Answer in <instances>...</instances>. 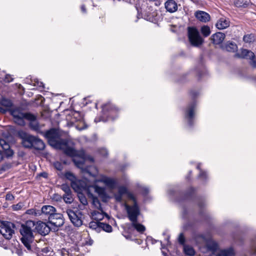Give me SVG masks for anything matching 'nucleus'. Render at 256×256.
<instances>
[{
    "mask_svg": "<svg viewBox=\"0 0 256 256\" xmlns=\"http://www.w3.org/2000/svg\"><path fill=\"white\" fill-rule=\"evenodd\" d=\"M65 153L74 157L73 162L77 167L89 172L88 168L86 163L87 161L93 162L94 159L92 157L87 155L84 150L78 152L70 148H66Z\"/></svg>",
    "mask_w": 256,
    "mask_h": 256,
    "instance_id": "nucleus-1",
    "label": "nucleus"
},
{
    "mask_svg": "<svg viewBox=\"0 0 256 256\" xmlns=\"http://www.w3.org/2000/svg\"><path fill=\"white\" fill-rule=\"evenodd\" d=\"M35 223L34 221L28 220L22 225L20 232L22 235V243L29 252L32 251V244L34 240L33 234Z\"/></svg>",
    "mask_w": 256,
    "mask_h": 256,
    "instance_id": "nucleus-2",
    "label": "nucleus"
},
{
    "mask_svg": "<svg viewBox=\"0 0 256 256\" xmlns=\"http://www.w3.org/2000/svg\"><path fill=\"white\" fill-rule=\"evenodd\" d=\"M44 136L48 139L49 144L56 148H63L66 144V140L60 138L58 130L56 128L46 131Z\"/></svg>",
    "mask_w": 256,
    "mask_h": 256,
    "instance_id": "nucleus-3",
    "label": "nucleus"
},
{
    "mask_svg": "<svg viewBox=\"0 0 256 256\" xmlns=\"http://www.w3.org/2000/svg\"><path fill=\"white\" fill-rule=\"evenodd\" d=\"M102 111L103 116L100 117L99 120L96 118L94 120L96 122L100 121L105 122L108 120H114L118 116V110L110 103L103 105L102 106Z\"/></svg>",
    "mask_w": 256,
    "mask_h": 256,
    "instance_id": "nucleus-4",
    "label": "nucleus"
},
{
    "mask_svg": "<svg viewBox=\"0 0 256 256\" xmlns=\"http://www.w3.org/2000/svg\"><path fill=\"white\" fill-rule=\"evenodd\" d=\"M188 36L190 44L194 46H200L204 42L198 30L195 27L188 28Z\"/></svg>",
    "mask_w": 256,
    "mask_h": 256,
    "instance_id": "nucleus-5",
    "label": "nucleus"
},
{
    "mask_svg": "<svg viewBox=\"0 0 256 256\" xmlns=\"http://www.w3.org/2000/svg\"><path fill=\"white\" fill-rule=\"evenodd\" d=\"M65 177L70 181L72 188L76 192H79L88 187V184L86 180H78L71 172H66L65 174Z\"/></svg>",
    "mask_w": 256,
    "mask_h": 256,
    "instance_id": "nucleus-6",
    "label": "nucleus"
},
{
    "mask_svg": "<svg viewBox=\"0 0 256 256\" xmlns=\"http://www.w3.org/2000/svg\"><path fill=\"white\" fill-rule=\"evenodd\" d=\"M133 202L132 206H130L126 203L124 204V207L127 212L128 218L132 222L137 220L138 216L140 214V210L136 198H134V200H132Z\"/></svg>",
    "mask_w": 256,
    "mask_h": 256,
    "instance_id": "nucleus-7",
    "label": "nucleus"
},
{
    "mask_svg": "<svg viewBox=\"0 0 256 256\" xmlns=\"http://www.w3.org/2000/svg\"><path fill=\"white\" fill-rule=\"evenodd\" d=\"M126 195V198L129 200H134L135 196L134 194L129 191L125 186H120L118 188V192L114 194V198L118 202H122L123 201V196Z\"/></svg>",
    "mask_w": 256,
    "mask_h": 256,
    "instance_id": "nucleus-8",
    "label": "nucleus"
},
{
    "mask_svg": "<svg viewBox=\"0 0 256 256\" xmlns=\"http://www.w3.org/2000/svg\"><path fill=\"white\" fill-rule=\"evenodd\" d=\"M10 112L16 124L20 126L26 125L24 120H26L27 115H28L30 113L23 112L20 108L11 110Z\"/></svg>",
    "mask_w": 256,
    "mask_h": 256,
    "instance_id": "nucleus-9",
    "label": "nucleus"
},
{
    "mask_svg": "<svg viewBox=\"0 0 256 256\" xmlns=\"http://www.w3.org/2000/svg\"><path fill=\"white\" fill-rule=\"evenodd\" d=\"M196 106V102L193 101L188 105L185 110L184 118L190 126H192L194 124Z\"/></svg>",
    "mask_w": 256,
    "mask_h": 256,
    "instance_id": "nucleus-10",
    "label": "nucleus"
},
{
    "mask_svg": "<svg viewBox=\"0 0 256 256\" xmlns=\"http://www.w3.org/2000/svg\"><path fill=\"white\" fill-rule=\"evenodd\" d=\"M66 214L68 216L72 223L76 227H80L82 224V214L79 210L74 212L71 210H67Z\"/></svg>",
    "mask_w": 256,
    "mask_h": 256,
    "instance_id": "nucleus-11",
    "label": "nucleus"
},
{
    "mask_svg": "<svg viewBox=\"0 0 256 256\" xmlns=\"http://www.w3.org/2000/svg\"><path fill=\"white\" fill-rule=\"evenodd\" d=\"M14 226L10 222H6L0 226V233L7 240L12 238L14 233Z\"/></svg>",
    "mask_w": 256,
    "mask_h": 256,
    "instance_id": "nucleus-12",
    "label": "nucleus"
},
{
    "mask_svg": "<svg viewBox=\"0 0 256 256\" xmlns=\"http://www.w3.org/2000/svg\"><path fill=\"white\" fill-rule=\"evenodd\" d=\"M18 136L22 140V144L24 147L32 148V143L36 136L30 134L22 130L18 132Z\"/></svg>",
    "mask_w": 256,
    "mask_h": 256,
    "instance_id": "nucleus-13",
    "label": "nucleus"
},
{
    "mask_svg": "<svg viewBox=\"0 0 256 256\" xmlns=\"http://www.w3.org/2000/svg\"><path fill=\"white\" fill-rule=\"evenodd\" d=\"M48 224L54 231L58 230V228L62 226L64 224L62 215L56 212L48 219Z\"/></svg>",
    "mask_w": 256,
    "mask_h": 256,
    "instance_id": "nucleus-14",
    "label": "nucleus"
},
{
    "mask_svg": "<svg viewBox=\"0 0 256 256\" xmlns=\"http://www.w3.org/2000/svg\"><path fill=\"white\" fill-rule=\"evenodd\" d=\"M96 181L103 183L107 188L112 190L116 188L117 184V182L114 178L104 175H100Z\"/></svg>",
    "mask_w": 256,
    "mask_h": 256,
    "instance_id": "nucleus-15",
    "label": "nucleus"
},
{
    "mask_svg": "<svg viewBox=\"0 0 256 256\" xmlns=\"http://www.w3.org/2000/svg\"><path fill=\"white\" fill-rule=\"evenodd\" d=\"M0 146L4 150V153L0 150V161L3 158V155L4 154L7 158L11 157L14 154V152L10 148V144L4 140H0Z\"/></svg>",
    "mask_w": 256,
    "mask_h": 256,
    "instance_id": "nucleus-16",
    "label": "nucleus"
},
{
    "mask_svg": "<svg viewBox=\"0 0 256 256\" xmlns=\"http://www.w3.org/2000/svg\"><path fill=\"white\" fill-rule=\"evenodd\" d=\"M34 230L42 235H46L48 234L52 228L50 225L46 224V222H39L35 224Z\"/></svg>",
    "mask_w": 256,
    "mask_h": 256,
    "instance_id": "nucleus-17",
    "label": "nucleus"
},
{
    "mask_svg": "<svg viewBox=\"0 0 256 256\" xmlns=\"http://www.w3.org/2000/svg\"><path fill=\"white\" fill-rule=\"evenodd\" d=\"M40 216H42L47 217L48 219L56 213V210L54 207L50 205L44 206L40 210Z\"/></svg>",
    "mask_w": 256,
    "mask_h": 256,
    "instance_id": "nucleus-18",
    "label": "nucleus"
},
{
    "mask_svg": "<svg viewBox=\"0 0 256 256\" xmlns=\"http://www.w3.org/2000/svg\"><path fill=\"white\" fill-rule=\"evenodd\" d=\"M206 245L208 250L211 252L208 256H212L213 254L215 255L218 254L220 250V246L216 242L210 239L206 241Z\"/></svg>",
    "mask_w": 256,
    "mask_h": 256,
    "instance_id": "nucleus-19",
    "label": "nucleus"
},
{
    "mask_svg": "<svg viewBox=\"0 0 256 256\" xmlns=\"http://www.w3.org/2000/svg\"><path fill=\"white\" fill-rule=\"evenodd\" d=\"M13 104L11 100L6 98H0V113L6 114L12 107Z\"/></svg>",
    "mask_w": 256,
    "mask_h": 256,
    "instance_id": "nucleus-20",
    "label": "nucleus"
},
{
    "mask_svg": "<svg viewBox=\"0 0 256 256\" xmlns=\"http://www.w3.org/2000/svg\"><path fill=\"white\" fill-rule=\"evenodd\" d=\"M236 56L238 58L252 60L254 58L253 52L248 49H236Z\"/></svg>",
    "mask_w": 256,
    "mask_h": 256,
    "instance_id": "nucleus-21",
    "label": "nucleus"
},
{
    "mask_svg": "<svg viewBox=\"0 0 256 256\" xmlns=\"http://www.w3.org/2000/svg\"><path fill=\"white\" fill-rule=\"evenodd\" d=\"M26 120L30 122L29 126L32 130L38 132L40 130V126L34 115L31 114L27 115Z\"/></svg>",
    "mask_w": 256,
    "mask_h": 256,
    "instance_id": "nucleus-22",
    "label": "nucleus"
},
{
    "mask_svg": "<svg viewBox=\"0 0 256 256\" xmlns=\"http://www.w3.org/2000/svg\"><path fill=\"white\" fill-rule=\"evenodd\" d=\"M224 34L218 32L212 34L210 37V40L214 44H220L222 42L225 38Z\"/></svg>",
    "mask_w": 256,
    "mask_h": 256,
    "instance_id": "nucleus-23",
    "label": "nucleus"
},
{
    "mask_svg": "<svg viewBox=\"0 0 256 256\" xmlns=\"http://www.w3.org/2000/svg\"><path fill=\"white\" fill-rule=\"evenodd\" d=\"M194 16L198 20L202 22H208L210 18L208 14L201 10L196 11L194 14Z\"/></svg>",
    "mask_w": 256,
    "mask_h": 256,
    "instance_id": "nucleus-24",
    "label": "nucleus"
},
{
    "mask_svg": "<svg viewBox=\"0 0 256 256\" xmlns=\"http://www.w3.org/2000/svg\"><path fill=\"white\" fill-rule=\"evenodd\" d=\"M165 8L170 12L172 13L178 10L177 3L174 0H168L164 4Z\"/></svg>",
    "mask_w": 256,
    "mask_h": 256,
    "instance_id": "nucleus-25",
    "label": "nucleus"
},
{
    "mask_svg": "<svg viewBox=\"0 0 256 256\" xmlns=\"http://www.w3.org/2000/svg\"><path fill=\"white\" fill-rule=\"evenodd\" d=\"M212 256H235V252L232 247L219 250L216 255L213 254Z\"/></svg>",
    "mask_w": 256,
    "mask_h": 256,
    "instance_id": "nucleus-26",
    "label": "nucleus"
},
{
    "mask_svg": "<svg viewBox=\"0 0 256 256\" xmlns=\"http://www.w3.org/2000/svg\"><path fill=\"white\" fill-rule=\"evenodd\" d=\"M230 26V21L228 19L225 18H220L216 24V28L219 30H224L228 28Z\"/></svg>",
    "mask_w": 256,
    "mask_h": 256,
    "instance_id": "nucleus-27",
    "label": "nucleus"
},
{
    "mask_svg": "<svg viewBox=\"0 0 256 256\" xmlns=\"http://www.w3.org/2000/svg\"><path fill=\"white\" fill-rule=\"evenodd\" d=\"M83 190H86V191H87L88 193L90 196H93L92 194L90 192V191L91 190H94L99 195H102L104 192V190L102 188H100L96 186H89L88 184V187L84 189Z\"/></svg>",
    "mask_w": 256,
    "mask_h": 256,
    "instance_id": "nucleus-28",
    "label": "nucleus"
},
{
    "mask_svg": "<svg viewBox=\"0 0 256 256\" xmlns=\"http://www.w3.org/2000/svg\"><path fill=\"white\" fill-rule=\"evenodd\" d=\"M32 148L36 150H42L45 148V144L42 140L36 137L32 143Z\"/></svg>",
    "mask_w": 256,
    "mask_h": 256,
    "instance_id": "nucleus-29",
    "label": "nucleus"
},
{
    "mask_svg": "<svg viewBox=\"0 0 256 256\" xmlns=\"http://www.w3.org/2000/svg\"><path fill=\"white\" fill-rule=\"evenodd\" d=\"M104 212L102 209L94 210L92 212V216L93 219L99 221L102 220L104 218Z\"/></svg>",
    "mask_w": 256,
    "mask_h": 256,
    "instance_id": "nucleus-30",
    "label": "nucleus"
},
{
    "mask_svg": "<svg viewBox=\"0 0 256 256\" xmlns=\"http://www.w3.org/2000/svg\"><path fill=\"white\" fill-rule=\"evenodd\" d=\"M132 226L138 232L140 233H142L146 230L145 226L144 225L138 223V220L132 222Z\"/></svg>",
    "mask_w": 256,
    "mask_h": 256,
    "instance_id": "nucleus-31",
    "label": "nucleus"
},
{
    "mask_svg": "<svg viewBox=\"0 0 256 256\" xmlns=\"http://www.w3.org/2000/svg\"><path fill=\"white\" fill-rule=\"evenodd\" d=\"M184 250L186 254L190 256H192L195 254V252L193 248L188 245H184Z\"/></svg>",
    "mask_w": 256,
    "mask_h": 256,
    "instance_id": "nucleus-32",
    "label": "nucleus"
},
{
    "mask_svg": "<svg viewBox=\"0 0 256 256\" xmlns=\"http://www.w3.org/2000/svg\"><path fill=\"white\" fill-rule=\"evenodd\" d=\"M100 223L98 222H91L89 223V228L95 230L96 232H100Z\"/></svg>",
    "mask_w": 256,
    "mask_h": 256,
    "instance_id": "nucleus-33",
    "label": "nucleus"
},
{
    "mask_svg": "<svg viewBox=\"0 0 256 256\" xmlns=\"http://www.w3.org/2000/svg\"><path fill=\"white\" fill-rule=\"evenodd\" d=\"M200 32L204 37L208 36L210 34V30L208 26H204L200 28Z\"/></svg>",
    "mask_w": 256,
    "mask_h": 256,
    "instance_id": "nucleus-34",
    "label": "nucleus"
},
{
    "mask_svg": "<svg viewBox=\"0 0 256 256\" xmlns=\"http://www.w3.org/2000/svg\"><path fill=\"white\" fill-rule=\"evenodd\" d=\"M244 41L246 43H250L254 41L255 37L254 34L244 35L243 38Z\"/></svg>",
    "mask_w": 256,
    "mask_h": 256,
    "instance_id": "nucleus-35",
    "label": "nucleus"
},
{
    "mask_svg": "<svg viewBox=\"0 0 256 256\" xmlns=\"http://www.w3.org/2000/svg\"><path fill=\"white\" fill-rule=\"evenodd\" d=\"M100 232L102 230L108 232L112 231V227L108 224L101 222L100 223Z\"/></svg>",
    "mask_w": 256,
    "mask_h": 256,
    "instance_id": "nucleus-36",
    "label": "nucleus"
},
{
    "mask_svg": "<svg viewBox=\"0 0 256 256\" xmlns=\"http://www.w3.org/2000/svg\"><path fill=\"white\" fill-rule=\"evenodd\" d=\"M63 199L66 203L71 204L73 201V197L72 196V192L64 194L63 196Z\"/></svg>",
    "mask_w": 256,
    "mask_h": 256,
    "instance_id": "nucleus-37",
    "label": "nucleus"
},
{
    "mask_svg": "<svg viewBox=\"0 0 256 256\" xmlns=\"http://www.w3.org/2000/svg\"><path fill=\"white\" fill-rule=\"evenodd\" d=\"M248 4V0H236L234 2V4L237 7H246Z\"/></svg>",
    "mask_w": 256,
    "mask_h": 256,
    "instance_id": "nucleus-38",
    "label": "nucleus"
},
{
    "mask_svg": "<svg viewBox=\"0 0 256 256\" xmlns=\"http://www.w3.org/2000/svg\"><path fill=\"white\" fill-rule=\"evenodd\" d=\"M83 190H81L79 192H78V196L80 202L83 205H86L88 204V201L86 198L84 196V194L81 192Z\"/></svg>",
    "mask_w": 256,
    "mask_h": 256,
    "instance_id": "nucleus-39",
    "label": "nucleus"
},
{
    "mask_svg": "<svg viewBox=\"0 0 256 256\" xmlns=\"http://www.w3.org/2000/svg\"><path fill=\"white\" fill-rule=\"evenodd\" d=\"M26 214L30 215H32L36 216H40V210L34 208L29 209L26 211Z\"/></svg>",
    "mask_w": 256,
    "mask_h": 256,
    "instance_id": "nucleus-40",
    "label": "nucleus"
},
{
    "mask_svg": "<svg viewBox=\"0 0 256 256\" xmlns=\"http://www.w3.org/2000/svg\"><path fill=\"white\" fill-rule=\"evenodd\" d=\"M92 197V204L94 207L96 208L98 210H102V208L101 206V204L98 199L97 198L94 197V196Z\"/></svg>",
    "mask_w": 256,
    "mask_h": 256,
    "instance_id": "nucleus-41",
    "label": "nucleus"
},
{
    "mask_svg": "<svg viewBox=\"0 0 256 256\" xmlns=\"http://www.w3.org/2000/svg\"><path fill=\"white\" fill-rule=\"evenodd\" d=\"M24 206V204L23 202H20L17 204H14L12 206V210L14 211H17L19 210H22V208Z\"/></svg>",
    "mask_w": 256,
    "mask_h": 256,
    "instance_id": "nucleus-42",
    "label": "nucleus"
},
{
    "mask_svg": "<svg viewBox=\"0 0 256 256\" xmlns=\"http://www.w3.org/2000/svg\"><path fill=\"white\" fill-rule=\"evenodd\" d=\"M72 114L76 121L81 120L82 119V116L79 112H72Z\"/></svg>",
    "mask_w": 256,
    "mask_h": 256,
    "instance_id": "nucleus-43",
    "label": "nucleus"
},
{
    "mask_svg": "<svg viewBox=\"0 0 256 256\" xmlns=\"http://www.w3.org/2000/svg\"><path fill=\"white\" fill-rule=\"evenodd\" d=\"M197 168L200 170L199 177L202 179H206L207 178V174L206 172L202 171L200 169V164L197 166Z\"/></svg>",
    "mask_w": 256,
    "mask_h": 256,
    "instance_id": "nucleus-44",
    "label": "nucleus"
},
{
    "mask_svg": "<svg viewBox=\"0 0 256 256\" xmlns=\"http://www.w3.org/2000/svg\"><path fill=\"white\" fill-rule=\"evenodd\" d=\"M226 48H237L238 46L236 44L235 42L230 40L226 42Z\"/></svg>",
    "mask_w": 256,
    "mask_h": 256,
    "instance_id": "nucleus-45",
    "label": "nucleus"
},
{
    "mask_svg": "<svg viewBox=\"0 0 256 256\" xmlns=\"http://www.w3.org/2000/svg\"><path fill=\"white\" fill-rule=\"evenodd\" d=\"M61 189L65 192V194L72 192L70 186L66 184H62L61 186Z\"/></svg>",
    "mask_w": 256,
    "mask_h": 256,
    "instance_id": "nucleus-46",
    "label": "nucleus"
},
{
    "mask_svg": "<svg viewBox=\"0 0 256 256\" xmlns=\"http://www.w3.org/2000/svg\"><path fill=\"white\" fill-rule=\"evenodd\" d=\"M54 166L57 170H62L63 169V164L59 162H55Z\"/></svg>",
    "mask_w": 256,
    "mask_h": 256,
    "instance_id": "nucleus-47",
    "label": "nucleus"
},
{
    "mask_svg": "<svg viewBox=\"0 0 256 256\" xmlns=\"http://www.w3.org/2000/svg\"><path fill=\"white\" fill-rule=\"evenodd\" d=\"M178 240V242L180 244L183 245L184 246V245H185L184 244L185 238H184V236L183 234L181 233L180 234Z\"/></svg>",
    "mask_w": 256,
    "mask_h": 256,
    "instance_id": "nucleus-48",
    "label": "nucleus"
},
{
    "mask_svg": "<svg viewBox=\"0 0 256 256\" xmlns=\"http://www.w3.org/2000/svg\"><path fill=\"white\" fill-rule=\"evenodd\" d=\"M33 84L34 86H37L39 88H44V84L41 82H39L38 80H34V83Z\"/></svg>",
    "mask_w": 256,
    "mask_h": 256,
    "instance_id": "nucleus-49",
    "label": "nucleus"
},
{
    "mask_svg": "<svg viewBox=\"0 0 256 256\" xmlns=\"http://www.w3.org/2000/svg\"><path fill=\"white\" fill-rule=\"evenodd\" d=\"M14 199V196L10 192L8 193L6 196V200H12Z\"/></svg>",
    "mask_w": 256,
    "mask_h": 256,
    "instance_id": "nucleus-50",
    "label": "nucleus"
},
{
    "mask_svg": "<svg viewBox=\"0 0 256 256\" xmlns=\"http://www.w3.org/2000/svg\"><path fill=\"white\" fill-rule=\"evenodd\" d=\"M13 78L10 75H6L4 81L6 82H11Z\"/></svg>",
    "mask_w": 256,
    "mask_h": 256,
    "instance_id": "nucleus-51",
    "label": "nucleus"
},
{
    "mask_svg": "<svg viewBox=\"0 0 256 256\" xmlns=\"http://www.w3.org/2000/svg\"><path fill=\"white\" fill-rule=\"evenodd\" d=\"M100 153L104 156H106L108 155V152L105 148H102L100 150Z\"/></svg>",
    "mask_w": 256,
    "mask_h": 256,
    "instance_id": "nucleus-52",
    "label": "nucleus"
},
{
    "mask_svg": "<svg viewBox=\"0 0 256 256\" xmlns=\"http://www.w3.org/2000/svg\"><path fill=\"white\" fill-rule=\"evenodd\" d=\"M252 244L254 246H256V236L254 240H252Z\"/></svg>",
    "mask_w": 256,
    "mask_h": 256,
    "instance_id": "nucleus-53",
    "label": "nucleus"
},
{
    "mask_svg": "<svg viewBox=\"0 0 256 256\" xmlns=\"http://www.w3.org/2000/svg\"><path fill=\"white\" fill-rule=\"evenodd\" d=\"M81 10H82V11L83 12H86V8L84 7V6H82V7H81Z\"/></svg>",
    "mask_w": 256,
    "mask_h": 256,
    "instance_id": "nucleus-54",
    "label": "nucleus"
},
{
    "mask_svg": "<svg viewBox=\"0 0 256 256\" xmlns=\"http://www.w3.org/2000/svg\"><path fill=\"white\" fill-rule=\"evenodd\" d=\"M190 94L192 98H194L196 95V93L194 92H192Z\"/></svg>",
    "mask_w": 256,
    "mask_h": 256,
    "instance_id": "nucleus-55",
    "label": "nucleus"
},
{
    "mask_svg": "<svg viewBox=\"0 0 256 256\" xmlns=\"http://www.w3.org/2000/svg\"><path fill=\"white\" fill-rule=\"evenodd\" d=\"M41 176L44 178H46L47 176V174L46 173H42L41 174Z\"/></svg>",
    "mask_w": 256,
    "mask_h": 256,
    "instance_id": "nucleus-56",
    "label": "nucleus"
},
{
    "mask_svg": "<svg viewBox=\"0 0 256 256\" xmlns=\"http://www.w3.org/2000/svg\"><path fill=\"white\" fill-rule=\"evenodd\" d=\"M17 253H18V254L20 256H21L22 252H20L19 250H17Z\"/></svg>",
    "mask_w": 256,
    "mask_h": 256,
    "instance_id": "nucleus-57",
    "label": "nucleus"
},
{
    "mask_svg": "<svg viewBox=\"0 0 256 256\" xmlns=\"http://www.w3.org/2000/svg\"><path fill=\"white\" fill-rule=\"evenodd\" d=\"M144 192H145V193H148V189L146 188H144Z\"/></svg>",
    "mask_w": 256,
    "mask_h": 256,
    "instance_id": "nucleus-58",
    "label": "nucleus"
},
{
    "mask_svg": "<svg viewBox=\"0 0 256 256\" xmlns=\"http://www.w3.org/2000/svg\"><path fill=\"white\" fill-rule=\"evenodd\" d=\"M199 204V206H200V207L202 206L200 204Z\"/></svg>",
    "mask_w": 256,
    "mask_h": 256,
    "instance_id": "nucleus-59",
    "label": "nucleus"
},
{
    "mask_svg": "<svg viewBox=\"0 0 256 256\" xmlns=\"http://www.w3.org/2000/svg\"><path fill=\"white\" fill-rule=\"evenodd\" d=\"M78 129L79 130H82L83 128H78Z\"/></svg>",
    "mask_w": 256,
    "mask_h": 256,
    "instance_id": "nucleus-60",
    "label": "nucleus"
},
{
    "mask_svg": "<svg viewBox=\"0 0 256 256\" xmlns=\"http://www.w3.org/2000/svg\"><path fill=\"white\" fill-rule=\"evenodd\" d=\"M200 74V76H201V74Z\"/></svg>",
    "mask_w": 256,
    "mask_h": 256,
    "instance_id": "nucleus-61",
    "label": "nucleus"
}]
</instances>
